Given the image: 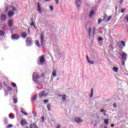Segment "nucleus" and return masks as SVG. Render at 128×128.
<instances>
[{"mask_svg": "<svg viewBox=\"0 0 128 128\" xmlns=\"http://www.w3.org/2000/svg\"><path fill=\"white\" fill-rule=\"evenodd\" d=\"M25 42L27 46H31L32 44H34V40H32V37H28L26 40Z\"/></svg>", "mask_w": 128, "mask_h": 128, "instance_id": "nucleus-1", "label": "nucleus"}, {"mask_svg": "<svg viewBox=\"0 0 128 128\" xmlns=\"http://www.w3.org/2000/svg\"><path fill=\"white\" fill-rule=\"evenodd\" d=\"M38 78H40V75L38 74L36 72L34 73L32 75V80L36 82V84H40V82L38 80Z\"/></svg>", "mask_w": 128, "mask_h": 128, "instance_id": "nucleus-2", "label": "nucleus"}, {"mask_svg": "<svg viewBox=\"0 0 128 128\" xmlns=\"http://www.w3.org/2000/svg\"><path fill=\"white\" fill-rule=\"evenodd\" d=\"M11 38L14 40H18L20 38V36L18 34H14L12 35Z\"/></svg>", "mask_w": 128, "mask_h": 128, "instance_id": "nucleus-3", "label": "nucleus"}, {"mask_svg": "<svg viewBox=\"0 0 128 128\" xmlns=\"http://www.w3.org/2000/svg\"><path fill=\"white\" fill-rule=\"evenodd\" d=\"M74 120L76 124H82L84 120H82V118L80 117H75L74 118Z\"/></svg>", "mask_w": 128, "mask_h": 128, "instance_id": "nucleus-4", "label": "nucleus"}, {"mask_svg": "<svg viewBox=\"0 0 128 128\" xmlns=\"http://www.w3.org/2000/svg\"><path fill=\"white\" fill-rule=\"evenodd\" d=\"M112 16H108V15L104 16V18L103 19L104 22H108L112 18Z\"/></svg>", "mask_w": 128, "mask_h": 128, "instance_id": "nucleus-5", "label": "nucleus"}, {"mask_svg": "<svg viewBox=\"0 0 128 128\" xmlns=\"http://www.w3.org/2000/svg\"><path fill=\"white\" fill-rule=\"evenodd\" d=\"M41 46H44V32H42L40 36Z\"/></svg>", "mask_w": 128, "mask_h": 128, "instance_id": "nucleus-6", "label": "nucleus"}, {"mask_svg": "<svg viewBox=\"0 0 128 128\" xmlns=\"http://www.w3.org/2000/svg\"><path fill=\"white\" fill-rule=\"evenodd\" d=\"M7 24L9 28H12V26H14V20H8Z\"/></svg>", "mask_w": 128, "mask_h": 128, "instance_id": "nucleus-7", "label": "nucleus"}, {"mask_svg": "<svg viewBox=\"0 0 128 128\" xmlns=\"http://www.w3.org/2000/svg\"><path fill=\"white\" fill-rule=\"evenodd\" d=\"M40 61L41 64H44L46 62V58H44V55H42L40 58Z\"/></svg>", "mask_w": 128, "mask_h": 128, "instance_id": "nucleus-8", "label": "nucleus"}, {"mask_svg": "<svg viewBox=\"0 0 128 128\" xmlns=\"http://www.w3.org/2000/svg\"><path fill=\"white\" fill-rule=\"evenodd\" d=\"M75 4L77 6V8H80V6H82V0H76L75 1Z\"/></svg>", "mask_w": 128, "mask_h": 128, "instance_id": "nucleus-9", "label": "nucleus"}, {"mask_svg": "<svg viewBox=\"0 0 128 128\" xmlns=\"http://www.w3.org/2000/svg\"><path fill=\"white\" fill-rule=\"evenodd\" d=\"M126 56H128V54H126V52H122V57L123 60H124V62L127 60Z\"/></svg>", "mask_w": 128, "mask_h": 128, "instance_id": "nucleus-10", "label": "nucleus"}, {"mask_svg": "<svg viewBox=\"0 0 128 128\" xmlns=\"http://www.w3.org/2000/svg\"><path fill=\"white\" fill-rule=\"evenodd\" d=\"M8 16L9 18H12V16H14V11H8Z\"/></svg>", "mask_w": 128, "mask_h": 128, "instance_id": "nucleus-11", "label": "nucleus"}, {"mask_svg": "<svg viewBox=\"0 0 128 128\" xmlns=\"http://www.w3.org/2000/svg\"><path fill=\"white\" fill-rule=\"evenodd\" d=\"M122 46H126V43L124 42V41H121L120 44L119 45V47L120 50H122Z\"/></svg>", "mask_w": 128, "mask_h": 128, "instance_id": "nucleus-12", "label": "nucleus"}, {"mask_svg": "<svg viewBox=\"0 0 128 128\" xmlns=\"http://www.w3.org/2000/svg\"><path fill=\"white\" fill-rule=\"evenodd\" d=\"M1 20H6V15L2 14L1 16Z\"/></svg>", "mask_w": 128, "mask_h": 128, "instance_id": "nucleus-13", "label": "nucleus"}, {"mask_svg": "<svg viewBox=\"0 0 128 128\" xmlns=\"http://www.w3.org/2000/svg\"><path fill=\"white\" fill-rule=\"evenodd\" d=\"M26 124H28V122L24 120H22L20 122V124H21V126H26Z\"/></svg>", "mask_w": 128, "mask_h": 128, "instance_id": "nucleus-14", "label": "nucleus"}, {"mask_svg": "<svg viewBox=\"0 0 128 128\" xmlns=\"http://www.w3.org/2000/svg\"><path fill=\"white\" fill-rule=\"evenodd\" d=\"M22 38H26L28 36V34H26V32H22L21 33Z\"/></svg>", "mask_w": 128, "mask_h": 128, "instance_id": "nucleus-15", "label": "nucleus"}, {"mask_svg": "<svg viewBox=\"0 0 128 128\" xmlns=\"http://www.w3.org/2000/svg\"><path fill=\"white\" fill-rule=\"evenodd\" d=\"M30 128H38V126H36V123H32L30 124L29 126Z\"/></svg>", "mask_w": 128, "mask_h": 128, "instance_id": "nucleus-16", "label": "nucleus"}, {"mask_svg": "<svg viewBox=\"0 0 128 128\" xmlns=\"http://www.w3.org/2000/svg\"><path fill=\"white\" fill-rule=\"evenodd\" d=\"M38 12H40V14H42V8L40 7V5L39 2H38Z\"/></svg>", "mask_w": 128, "mask_h": 128, "instance_id": "nucleus-17", "label": "nucleus"}, {"mask_svg": "<svg viewBox=\"0 0 128 128\" xmlns=\"http://www.w3.org/2000/svg\"><path fill=\"white\" fill-rule=\"evenodd\" d=\"M36 98H38V95L36 94L34 95L32 98V102H36Z\"/></svg>", "mask_w": 128, "mask_h": 128, "instance_id": "nucleus-18", "label": "nucleus"}, {"mask_svg": "<svg viewBox=\"0 0 128 128\" xmlns=\"http://www.w3.org/2000/svg\"><path fill=\"white\" fill-rule=\"evenodd\" d=\"M44 91H42L38 94V96L40 98H42V96L44 97Z\"/></svg>", "mask_w": 128, "mask_h": 128, "instance_id": "nucleus-19", "label": "nucleus"}, {"mask_svg": "<svg viewBox=\"0 0 128 128\" xmlns=\"http://www.w3.org/2000/svg\"><path fill=\"white\" fill-rule=\"evenodd\" d=\"M90 32H92V28H90V27H89L88 28V30L87 28V32H88V34L89 37L90 36Z\"/></svg>", "mask_w": 128, "mask_h": 128, "instance_id": "nucleus-20", "label": "nucleus"}, {"mask_svg": "<svg viewBox=\"0 0 128 128\" xmlns=\"http://www.w3.org/2000/svg\"><path fill=\"white\" fill-rule=\"evenodd\" d=\"M34 43L36 44V46H38V48H40V42L38 40H35Z\"/></svg>", "mask_w": 128, "mask_h": 128, "instance_id": "nucleus-21", "label": "nucleus"}, {"mask_svg": "<svg viewBox=\"0 0 128 128\" xmlns=\"http://www.w3.org/2000/svg\"><path fill=\"white\" fill-rule=\"evenodd\" d=\"M94 10H92L90 12L89 14L90 18H92V16H94Z\"/></svg>", "mask_w": 128, "mask_h": 128, "instance_id": "nucleus-22", "label": "nucleus"}, {"mask_svg": "<svg viewBox=\"0 0 128 128\" xmlns=\"http://www.w3.org/2000/svg\"><path fill=\"white\" fill-rule=\"evenodd\" d=\"M52 76H53L54 78H56V70H55L52 72Z\"/></svg>", "mask_w": 128, "mask_h": 128, "instance_id": "nucleus-23", "label": "nucleus"}, {"mask_svg": "<svg viewBox=\"0 0 128 128\" xmlns=\"http://www.w3.org/2000/svg\"><path fill=\"white\" fill-rule=\"evenodd\" d=\"M20 112H22V114H24V116H28V113H26V112H24L22 108H21Z\"/></svg>", "mask_w": 128, "mask_h": 128, "instance_id": "nucleus-24", "label": "nucleus"}, {"mask_svg": "<svg viewBox=\"0 0 128 128\" xmlns=\"http://www.w3.org/2000/svg\"><path fill=\"white\" fill-rule=\"evenodd\" d=\"M93 96H94V88H92V90H91V93H90V98H92Z\"/></svg>", "mask_w": 128, "mask_h": 128, "instance_id": "nucleus-25", "label": "nucleus"}, {"mask_svg": "<svg viewBox=\"0 0 128 128\" xmlns=\"http://www.w3.org/2000/svg\"><path fill=\"white\" fill-rule=\"evenodd\" d=\"M4 30H0V36H4Z\"/></svg>", "mask_w": 128, "mask_h": 128, "instance_id": "nucleus-26", "label": "nucleus"}, {"mask_svg": "<svg viewBox=\"0 0 128 128\" xmlns=\"http://www.w3.org/2000/svg\"><path fill=\"white\" fill-rule=\"evenodd\" d=\"M113 70H114V72H118V68L114 67Z\"/></svg>", "mask_w": 128, "mask_h": 128, "instance_id": "nucleus-27", "label": "nucleus"}, {"mask_svg": "<svg viewBox=\"0 0 128 128\" xmlns=\"http://www.w3.org/2000/svg\"><path fill=\"white\" fill-rule=\"evenodd\" d=\"M66 95L62 96V100L63 102H66Z\"/></svg>", "mask_w": 128, "mask_h": 128, "instance_id": "nucleus-28", "label": "nucleus"}, {"mask_svg": "<svg viewBox=\"0 0 128 128\" xmlns=\"http://www.w3.org/2000/svg\"><path fill=\"white\" fill-rule=\"evenodd\" d=\"M9 118H12V119L14 118V114H12V113L10 114H9Z\"/></svg>", "mask_w": 128, "mask_h": 128, "instance_id": "nucleus-29", "label": "nucleus"}, {"mask_svg": "<svg viewBox=\"0 0 128 128\" xmlns=\"http://www.w3.org/2000/svg\"><path fill=\"white\" fill-rule=\"evenodd\" d=\"M124 18L125 20H127V22H128V14H126V16L124 17Z\"/></svg>", "mask_w": 128, "mask_h": 128, "instance_id": "nucleus-30", "label": "nucleus"}, {"mask_svg": "<svg viewBox=\"0 0 128 128\" xmlns=\"http://www.w3.org/2000/svg\"><path fill=\"white\" fill-rule=\"evenodd\" d=\"M50 104H48L47 105V108L48 110H50Z\"/></svg>", "mask_w": 128, "mask_h": 128, "instance_id": "nucleus-31", "label": "nucleus"}, {"mask_svg": "<svg viewBox=\"0 0 128 128\" xmlns=\"http://www.w3.org/2000/svg\"><path fill=\"white\" fill-rule=\"evenodd\" d=\"M4 122L6 124L8 122V118H4Z\"/></svg>", "mask_w": 128, "mask_h": 128, "instance_id": "nucleus-32", "label": "nucleus"}, {"mask_svg": "<svg viewBox=\"0 0 128 128\" xmlns=\"http://www.w3.org/2000/svg\"><path fill=\"white\" fill-rule=\"evenodd\" d=\"M126 8H122L121 9V14H124V12H126Z\"/></svg>", "mask_w": 128, "mask_h": 128, "instance_id": "nucleus-33", "label": "nucleus"}, {"mask_svg": "<svg viewBox=\"0 0 128 128\" xmlns=\"http://www.w3.org/2000/svg\"><path fill=\"white\" fill-rule=\"evenodd\" d=\"M11 84H12V86H13L14 88H16V83L12 82L11 83Z\"/></svg>", "mask_w": 128, "mask_h": 128, "instance_id": "nucleus-34", "label": "nucleus"}, {"mask_svg": "<svg viewBox=\"0 0 128 128\" xmlns=\"http://www.w3.org/2000/svg\"><path fill=\"white\" fill-rule=\"evenodd\" d=\"M108 119H106L104 120V122L105 124H108Z\"/></svg>", "mask_w": 128, "mask_h": 128, "instance_id": "nucleus-35", "label": "nucleus"}, {"mask_svg": "<svg viewBox=\"0 0 128 128\" xmlns=\"http://www.w3.org/2000/svg\"><path fill=\"white\" fill-rule=\"evenodd\" d=\"M102 20H102V19L101 18L98 19V24H100L102 22Z\"/></svg>", "mask_w": 128, "mask_h": 128, "instance_id": "nucleus-36", "label": "nucleus"}, {"mask_svg": "<svg viewBox=\"0 0 128 128\" xmlns=\"http://www.w3.org/2000/svg\"><path fill=\"white\" fill-rule=\"evenodd\" d=\"M12 10H13L12 12H18V10H16V8L14 6L12 7Z\"/></svg>", "mask_w": 128, "mask_h": 128, "instance_id": "nucleus-37", "label": "nucleus"}, {"mask_svg": "<svg viewBox=\"0 0 128 128\" xmlns=\"http://www.w3.org/2000/svg\"><path fill=\"white\" fill-rule=\"evenodd\" d=\"M8 6H6L5 8H4V12H8Z\"/></svg>", "mask_w": 128, "mask_h": 128, "instance_id": "nucleus-38", "label": "nucleus"}, {"mask_svg": "<svg viewBox=\"0 0 128 128\" xmlns=\"http://www.w3.org/2000/svg\"><path fill=\"white\" fill-rule=\"evenodd\" d=\"M96 27H94L93 28V34H96Z\"/></svg>", "mask_w": 128, "mask_h": 128, "instance_id": "nucleus-39", "label": "nucleus"}, {"mask_svg": "<svg viewBox=\"0 0 128 128\" xmlns=\"http://www.w3.org/2000/svg\"><path fill=\"white\" fill-rule=\"evenodd\" d=\"M88 62L90 64H94V61H92L90 60H88Z\"/></svg>", "mask_w": 128, "mask_h": 128, "instance_id": "nucleus-40", "label": "nucleus"}, {"mask_svg": "<svg viewBox=\"0 0 128 128\" xmlns=\"http://www.w3.org/2000/svg\"><path fill=\"white\" fill-rule=\"evenodd\" d=\"M98 40H99V42H102V40H104V38L102 37H100L98 39Z\"/></svg>", "mask_w": 128, "mask_h": 128, "instance_id": "nucleus-41", "label": "nucleus"}, {"mask_svg": "<svg viewBox=\"0 0 128 128\" xmlns=\"http://www.w3.org/2000/svg\"><path fill=\"white\" fill-rule=\"evenodd\" d=\"M50 10H52V11L54 10V6H50Z\"/></svg>", "mask_w": 128, "mask_h": 128, "instance_id": "nucleus-42", "label": "nucleus"}, {"mask_svg": "<svg viewBox=\"0 0 128 128\" xmlns=\"http://www.w3.org/2000/svg\"><path fill=\"white\" fill-rule=\"evenodd\" d=\"M56 128H62V125L58 124L56 127Z\"/></svg>", "mask_w": 128, "mask_h": 128, "instance_id": "nucleus-43", "label": "nucleus"}, {"mask_svg": "<svg viewBox=\"0 0 128 128\" xmlns=\"http://www.w3.org/2000/svg\"><path fill=\"white\" fill-rule=\"evenodd\" d=\"M44 104H48V100H44Z\"/></svg>", "mask_w": 128, "mask_h": 128, "instance_id": "nucleus-44", "label": "nucleus"}, {"mask_svg": "<svg viewBox=\"0 0 128 128\" xmlns=\"http://www.w3.org/2000/svg\"><path fill=\"white\" fill-rule=\"evenodd\" d=\"M8 90H9L10 92H12V87H9V88H8Z\"/></svg>", "mask_w": 128, "mask_h": 128, "instance_id": "nucleus-45", "label": "nucleus"}, {"mask_svg": "<svg viewBox=\"0 0 128 128\" xmlns=\"http://www.w3.org/2000/svg\"><path fill=\"white\" fill-rule=\"evenodd\" d=\"M12 124H9V125H8V126H7V128H12Z\"/></svg>", "mask_w": 128, "mask_h": 128, "instance_id": "nucleus-46", "label": "nucleus"}, {"mask_svg": "<svg viewBox=\"0 0 128 128\" xmlns=\"http://www.w3.org/2000/svg\"><path fill=\"white\" fill-rule=\"evenodd\" d=\"M41 120H42V122H44V116H42L41 118Z\"/></svg>", "mask_w": 128, "mask_h": 128, "instance_id": "nucleus-47", "label": "nucleus"}, {"mask_svg": "<svg viewBox=\"0 0 128 128\" xmlns=\"http://www.w3.org/2000/svg\"><path fill=\"white\" fill-rule=\"evenodd\" d=\"M41 76L42 78H44L46 76V74H44V73H42Z\"/></svg>", "mask_w": 128, "mask_h": 128, "instance_id": "nucleus-48", "label": "nucleus"}, {"mask_svg": "<svg viewBox=\"0 0 128 128\" xmlns=\"http://www.w3.org/2000/svg\"><path fill=\"white\" fill-rule=\"evenodd\" d=\"M14 102L15 104H17V103H18V99L15 98V99L14 100Z\"/></svg>", "mask_w": 128, "mask_h": 128, "instance_id": "nucleus-49", "label": "nucleus"}, {"mask_svg": "<svg viewBox=\"0 0 128 128\" xmlns=\"http://www.w3.org/2000/svg\"><path fill=\"white\" fill-rule=\"evenodd\" d=\"M30 26H34V22H31V24H30Z\"/></svg>", "mask_w": 128, "mask_h": 128, "instance_id": "nucleus-50", "label": "nucleus"}, {"mask_svg": "<svg viewBox=\"0 0 128 128\" xmlns=\"http://www.w3.org/2000/svg\"><path fill=\"white\" fill-rule=\"evenodd\" d=\"M113 106H114V108H116V104L114 103V104H113Z\"/></svg>", "mask_w": 128, "mask_h": 128, "instance_id": "nucleus-51", "label": "nucleus"}, {"mask_svg": "<svg viewBox=\"0 0 128 128\" xmlns=\"http://www.w3.org/2000/svg\"><path fill=\"white\" fill-rule=\"evenodd\" d=\"M48 96V94H44V98H46V96Z\"/></svg>", "mask_w": 128, "mask_h": 128, "instance_id": "nucleus-52", "label": "nucleus"}, {"mask_svg": "<svg viewBox=\"0 0 128 128\" xmlns=\"http://www.w3.org/2000/svg\"><path fill=\"white\" fill-rule=\"evenodd\" d=\"M126 61H124V60H122V66H124V62H125Z\"/></svg>", "mask_w": 128, "mask_h": 128, "instance_id": "nucleus-53", "label": "nucleus"}, {"mask_svg": "<svg viewBox=\"0 0 128 128\" xmlns=\"http://www.w3.org/2000/svg\"><path fill=\"white\" fill-rule=\"evenodd\" d=\"M55 2H56V4H58V0H56Z\"/></svg>", "mask_w": 128, "mask_h": 128, "instance_id": "nucleus-54", "label": "nucleus"}, {"mask_svg": "<svg viewBox=\"0 0 128 128\" xmlns=\"http://www.w3.org/2000/svg\"><path fill=\"white\" fill-rule=\"evenodd\" d=\"M123 2H124V0H120V4H122Z\"/></svg>", "mask_w": 128, "mask_h": 128, "instance_id": "nucleus-55", "label": "nucleus"}, {"mask_svg": "<svg viewBox=\"0 0 128 128\" xmlns=\"http://www.w3.org/2000/svg\"><path fill=\"white\" fill-rule=\"evenodd\" d=\"M86 58H87L88 62V60H90L88 56H86Z\"/></svg>", "mask_w": 128, "mask_h": 128, "instance_id": "nucleus-56", "label": "nucleus"}, {"mask_svg": "<svg viewBox=\"0 0 128 128\" xmlns=\"http://www.w3.org/2000/svg\"><path fill=\"white\" fill-rule=\"evenodd\" d=\"M30 20H31V22H34V18H31Z\"/></svg>", "mask_w": 128, "mask_h": 128, "instance_id": "nucleus-57", "label": "nucleus"}, {"mask_svg": "<svg viewBox=\"0 0 128 128\" xmlns=\"http://www.w3.org/2000/svg\"><path fill=\"white\" fill-rule=\"evenodd\" d=\"M104 112V110L103 109L100 110V112Z\"/></svg>", "mask_w": 128, "mask_h": 128, "instance_id": "nucleus-58", "label": "nucleus"}, {"mask_svg": "<svg viewBox=\"0 0 128 128\" xmlns=\"http://www.w3.org/2000/svg\"><path fill=\"white\" fill-rule=\"evenodd\" d=\"M106 111H104V116H106Z\"/></svg>", "mask_w": 128, "mask_h": 128, "instance_id": "nucleus-59", "label": "nucleus"}, {"mask_svg": "<svg viewBox=\"0 0 128 128\" xmlns=\"http://www.w3.org/2000/svg\"><path fill=\"white\" fill-rule=\"evenodd\" d=\"M86 30H88V25L86 24Z\"/></svg>", "mask_w": 128, "mask_h": 128, "instance_id": "nucleus-60", "label": "nucleus"}, {"mask_svg": "<svg viewBox=\"0 0 128 128\" xmlns=\"http://www.w3.org/2000/svg\"><path fill=\"white\" fill-rule=\"evenodd\" d=\"M114 124H111V127H112V128H114Z\"/></svg>", "mask_w": 128, "mask_h": 128, "instance_id": "nucleus-61", "label": "nucleus"}, {"mask_svg": "<svg viewBox=\"0 0 128 128\" xmlns=\"http://www.w3.org/2000/svg\"><path fill=\"white\" fill-rule=\"evenodd\" d=\"M34 28L35 30H36L37 28L36 26H35V25L34 26Z\"/></svg>", "mask_w": 128, "mask_h": 128, "instance_id": "nucleus-62", "label": "nucleus"}, {"mask_svg": "<svg viewBox=\"0 0 128 128\" xmlns=\"http://www.w3.org/2000/svg\"><path fill=\"white\" fill-rule=\"evenodd\" d=\"M58 96H64V95H60V94H59Z\"/></svg>", "mask_w": 128, "mask_h": 128, "instance_id": "nucleus-63", "label": "nucleus"}, {"mask_svg": "<svg viewBox=\"0 0 128 128\" xmlns=\"http://www.w3.org/2000/svg\"><path fill=\"white\" fill-rule=\"evenodd\" d=\"M104 128H108L106 126Z\"/></svg>", "mask_w": 128, "mask_h": 128, "instance_id": "nucleus-64", "label": "nucleus"}]
</instances>
